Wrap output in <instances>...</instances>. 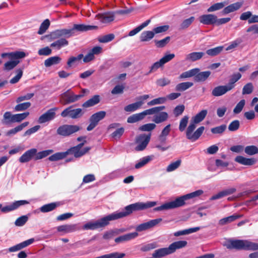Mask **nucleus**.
<instances>
[{
	"label": "nucleus",
	"instance_id": "obj_1",
	"mask_svg": "<svg viewBox=\"0 0 258 258\" xmlns=\"http://www.w3.org/2000/svg\"><path fill=\"white\" fill-rule=\"evenodd\" d=\"M157 205V202H148L147 203L138 202L126 206L124 211L114 212L95 222H89L83 226L85 230H95L107 226L109 221L117 220L126 217L131 214L134 211L143 210Z\"/></svg>",
	"mask_w": 258,
	"mask_h": 258
},
{
	"label": "nucleus",
	"instance_id": "obj_2",
	"mask_svg": "<svg viewBox=\"0 0 258 258\" xmlns=\"http://www.w3.org/2000/svg\"><path fill=\"white\" fill-rule=\"evenodd\" d=\"M207 113L208 111L206 109H204L197 113L193 117V121L190 122L185 132L186 137L188 140L191 142H195L201 136L205 130L204 126L199 127L194 133H193V132L196 129V124L203 120Z\"/></svg>",
	"mask_w": 258,
	"mask_h": 258
},
{
	"label": "nucleus",
	"instance_id": "obj_3",
	"mask_svg": "<svg viewBox=\"0 0 258 258\" xmlns=\"http://www.w3.org/2000/svg\"><path fill=\"white\" fill-rule=\"evenodd\" d=\"M87 142L86 141H84L76 146L73 147L67 150L65 152H57L48 157V160L50 161H56L61 160L66 158L69 154L74 155L75 158H79L84 155L91 149L89 147H86L83 150H81L83 146Z\"/></svg>",
	"mask_w": 258,
	"mask_h": 258
},
{
	"label": "nucleus",
	"instance_id": "obj_4",
	"mask_svg": "<svg viewBox=\"0 0 258 258\" xmlns=\"http://www.w3.org/2000/svg\"><path fill=\"white\" fill-rule=\"evenodd\" d=\"M203 191L201 189L197 190L177 198L174 201L166 203L160 206L155 207V211H160L174 209L182 207L185 205V201L187 200L197 197L203 194Z\"/></svg>",
	"mask_w": 258,
	"mask_h": 258
},
{
	"label": "nucleus",
	"instance_id": "obj_5",
	"mask_svg": "<svg viewBox=\"0 0 258 258\" xmlns=\"http://www.w3.org/2000/svg\"><path fill=\"white\" fill-rule=\"evenodd\" d=\"M226 247L229 249L256 250H258V243L247 240L228 239Z\"/></svg>",
	"mask_w": 258,
	"mask_h": 258
},
{
	"label": "nucleus",
	"instance_id": "obj_6",
	"mask_svg": "<svg viewBox=\"0 0 258 258\" xmlns=\"http://www.w3.org/2000/svg\"><path fill=\"white\" fill-rule=\"evenodd\" d=\"M81 92V94L76 95L71 89H69L60 95L59 102L62 105L74 103L83 98L85 96V93L89 92V90L87 89H82Z\"/></svg>",
	"mask_w": 258,
	"mask_h": 258
},
{
	"label": "nucleus",
	"instance_id": "obj_7",
	"mask_svg": "<svg viewBox=\"0 0 258 258\" xmlns=\"http://www.w3.org/2000/svg\"><path fill=\"white\" fill-rule=\"evenodd\" d=\"M165 108V106H160L145 110L142 112L134 114L127 119V122L133 123L143 120L147 115L158 113Z\"/></svg>",
	"mask_w": 258,
	"mask_h": 258
},
{
	"label": "nucleus",
	"instance_id": "obj_8",
	"mask_svg": "<svg viewBox=\"0 0 258 258\" xmlns=\"http://www.w3.org/2000/svg\"><path fill=\"white\" fill-rule=\"evenodd\" d=\"M81 129V127L77 125L63 124L57 128L56 133L60 136L68 137L79 131Z\"/></svg>",
	"mask_w": 258,
	"mask_h": 258
},
{
	"label": "nucleus",
	"instance_id": "obj_9",
	"mask_svg": "<svg viewBox=\"0 0 258 258\" xmlns=\"http://www.w3.org/2000/svg\"><path fill=\"white\" fill-rule=\"evenodd\" d=\"M84 113L82 108H73V106H70L64 109L60 113L62 117H69L72 119H77L82 117Z\"/></svg>",
	"mask_w": 258,
	"mask_h": 258
},
{
	"label": "nucleus",
	"instance_id": "obj_10",
	"mask_svg": "<svg viewBox=\"0 0 258 258\" xmlns=\"http://www.w3.org/2000/svg\"><path fill=\"white\" fill-rule=\"evenodd\" d=\"M105 111H100L92 114L89 118V124L87 127L88 131L93 130L98 124L99 122L106 116Z\"/></svg>",
	"mask_w": 258,
	"mask_h": 258
},
{
	"label": "nucleus",
	"instance_id": "obj_11",
	"mask_svg": "<svg viewBox=\"0 0 258 258\" xmlns=\"http://www.w3.org/2000/svg\"><path fill=\"white\" fill-rule=\"evenodd\" d=\"M151 134L148 135L141 134L136 138V142L138 145L136 147L135 150L137 151L144 150L149 144Z\"/></svg>",
	"mask_w": 258,
	"mask_h": 258
},
{
	"label": "nucleus",
	"instance_id": "obj_12",
	"mask_svg": "<svg viewBox=\"0 0 258 258\" xmlns=\"http://www.w3.org/2000/svg\"><path fill=\"white\" fill-rule=\"evenodd\" d=\"M149 98V95H144L137 98L138 101L125 106L124 110L126 112H134L140 108L144 104V101Z\"/></svg>",
	"mask_w": 258,
	"mask_h": 258
},
{
	"label": "nucleus",
	"instance_id": "obj_13",
	"mask_svg": "<svg viewBox=\"0 0 258 258\" xmlns=\"http://www.w3.org/2000/svg\"><path fill=\"white\" fill-rule=\"evenodd\" d=\"M57 109V107H53L48 109L39 117L38 122L40 124H43L53 120L55 117L56 111Z\"/></svg>",
	"mask_w": 258,
	"mask_h": 258
},
{
	"label": "nucleus",
	"instance_id": "obj_14",
	"mask_svg": "<svg viewBox=\"0 0 258 258\" xmlns=\"http://www.w3.org/2000/svg\"><path fill=\"white\" fill-rule=\"evenodd\" d=\"M162 221V218L151 220L149 221L139 225L137 226L136 230L138 232H141L149 229L158 225Z\"/></svg>",
	"mask_w": 258,
	"mask_h": 258
},
{
	"label": "nucleus",
	"instance_id": "obj_15",
	"mask_svg": "<svg viewBox=\"0 0 258 258\" xmlns=\"http://www.w3.org/2000/svg\"><path fill=\"white\" fill-rule=\"evenodd\" d=\"M29 204V202L27 200H20L15 201L10 205H8L2 207V204H1V208L0 210L2 212L6 213L18 209L19 207Z\"/></svg>",
	"mask_w": 258,
	"mask_h": 258
},
{
	"label": "nucleus",
	"instance_id": "obj_16",
	"mask_svg": "<svg viewBox=\"0 0 258 258\" xmlns=\"http://www.w3.org/2000/svg\"><path fill=\"white\" fill-rule=\"evenodd\" d=\"M217 16L214 14H204L199 17V22L206 25H214L216 24Z\"/></svg>",
	"mask_w": 258,
	"mask_h": 258
},
{
	"label": "nucleus",
	"instance_id": "obj_17",
	"mask_svg": "<svg viewBox=\"0 0 258 258\" xmlns=\"http://www.w3.org/2000/svg\"><path fill=\"white\" fill-rule=\"evenodd\" d=\"M73 29L75 35L77 32H84L92 30H96L98 26L94 25H85L84 24H75L73 26Z\"/></svg>",
	"mask_w": 258,
	"mask_h": 258
},
{
	"label": "nucleus",
	"instance_id": "obj_18",
	"mask_svg": "<svg viewBox=\"0 0 258 258\" xmlns=\"http://www.w3.org/2000/svg\"><path fill=\"white\" fill-rule=\"evenodd\" d=\"M37 150L35 148H32L26 151L19 159L21 163H26L30 161L32 159H34L35 155Z\"/></svg>",
	"mask_w": 258,
	"mask_h": 258
},
{
	"label": "nucleus",
	"instance_id": "obj_19",
	"mask_svg": "<svg viewBox=\"0 0 258 258\" xmlns=\"http://www.w3.org/2000/svg\"><path fill=\"white\" fill-rule=\"evenodd\" d=\"M114 12H106L98 14L96 17L102 23H107L112 22L114 19Z\"/></svg>",
	"mask_w": 258,
	"mask_h": 258
},
{
	"label": "nucleus",
	"instance_id": "obj_20",
	"mask_svg": "<svg viewBox=\"0 0 258 258\" xmlns=\"http://www.w3.org/2000/svg\"><path fill=\"white\" fill-rule=\"evenodd\" d=\"M242 2H238L230 4L226 7L224 8L222 11L221 13L222 15H226L230 13L237 11L242 7Z\"/></svg>",
	"mask_w": 258,
	"mask_h": 258
},
{
	"label": "nucleus",
	"instance_id": "obj_21",
	"mask_svg": "<svg viewBox=\"0 0 258 258\" xmlns=\"http://www.w3.org/2000/svg\"><path fill=\"white\" fill-rule=\"evenodd\" d=\"M172 254L169 246L157 249L152 253L153 258H162Z\"/></svg>",
	"mask_w": 258,
	"mask_h": 258
},
{
	"label": "nucleus",
	"instance_id": "obj_22",
	"mask_svg": "<svg viewBox=\"0 0 258 258\" xmlns=\"http://www.w3.org/2000/svg\"><path fill=\"white\" fill-rule=\"evenodd\" d=\"M34 241V238H30L26 241H24L21 243L16 244L13 246H12L9 248L10 252H15L21 250V249L27 247L30 245Z\"/></svg>",
	"mask_w": 258,
	"mask_h": 258
},
{
	"label": "nucleus",
	"instance_id": "obj_23",
	"mask_svg": "<svg viewBox=\"0 0 258 258\" xmlns=\"http://www.w3.org/2000/svg\"><path fill=\"white\" fill-rule=\"evenodd\" d=\"M235 161L243 165L250 166L256 163V159L254 158H247L242 156H238L235 158Z\"/></svg>",
	"mask_w": 258,
	"mask_h": 258
},
{
	"label": "nucleus",
	"instance_id": "obj_24",
	"mask_svg": "<svg viewBox=\"0 0 258 258\" xmlns=\"http://www.w3.org/2000/svg\"><path fill=\"white\" fill-rule=\"evenodd\" d=\"M229 91H230V89L227 85L218 86L213 89L212 91V95L215 97L220 96Z\"/></svg>",
	"mask_w": 258,
	"mask_h": 258
},
{
	"label": "nucleus",
	"instance_id": "obj_25",
	"mask_svg": "<svg viewBox=\"0 0 258 258\" xmlns=\"http://www.w3.org/2000/svg\"><path fill=\"white\" fill-rule=\"evenodd\" d=\"M187 245V242L186 241L179 240L173 242L170 244L169 246L172 254L174 253L176 250L185 247Z\"/></svg>",
	"mask_w": 258,
	"mask_h": 258
},
{
	"label": "nucleus",
	"instance_id": "obj_26",
	"mask_svg": "<svg viewBox=\"0 0 258 258\" xmlns=\"http://www.w3.org/2000/svg\"><path fill=\"white\" fill-rule=\"evenodd\" d=\"M138 233L136 232L127 233L121 236H120L114 239V241L117 243H121L124 241H129L137 237Z\"/></svg>",
	"mask_w": 258,
	"mask_h": 258
},
{
	"label": "nucleus",
	"instance_id": "obj_27",
	"mask_svg": "<svg viewBox=\"0 0 258 258\" xmlns=\"http://www.w3.org/2000/svg\"><path fill=\"white\" fill-rule=\"evenodd\" d=\"M241 217V215L234 214L220 219L218 222V224L220 226H224L235 221L237 219L240 218Z\"/></svg>",
	"mask_w": 258,
	"mask_h": 258
},
{
	"label": "nucleus",
	"instance_id": "obj_28",
	"mask_svg": "<svg viewBox=\"0 0 258 258\" xmlns=\"http://www.w3.org/2000/svg\"><path fill=\"white\" fill-rule=\"evenodd\" d=\"M100 101V96L98 95H95L93 96L91 98L84 102L82 104V107L84 108L92 107L99 103Z\"/></svg>",
	"mask_w": 258,
	"mask_h": 258
},
{
	"label": "nucleus",
	"instance_id": "obj_29",
	"mask_svg": "<svg viewBox=\"0 0 258 258\" xmlns=\"http://www.w3.org/2000/svg\"><path fill=\"white\" fill-rule=\"evenodd\" d=\"M68 45L69 41L66 38H61L51 43L50 47L54 48L57 50H59L61 48L68 46Z\"/></svg>",
	"mask_w": 258,
	"mask_h": 258
},
{
	"label": "nucleus",
	"instance_id": "obj_30",
	"mask_svg": "<svg viewBox=\"0 0 258 258\" xmlns=\"http://www.w3.org/2000/svg\"><path fill=\"white\" fill-rule=\"evenodd\" d=\"M205 55L204 52H193L186 55L185 60L187 61H196L201 59Z\"/></svg>",
	"mask_w": 258,
	"mask_h": 258
},
{
	"label": "nucleus",
	"instance_id": "obj_31",
	"mask_svg": "<svg viewBox=\"0 0 258 258\" xmlns=\"http://www.w3.org/2000/svg\"><path fill=\"white\" fill-rule=\"evenodd\" d=\"M8 56L10 58L13 59L22 58L25 57L26 53L23 51H15L10 53H4L2 54L3 57Z\"/></svg>",
	"mask_w": 258,
	"mask_h": 258
},
{
	"label": "nucleus",
	"instance_id": "obj_32",
	"mask_svg": "<svg viewBox=\"0 0 258 258\" xmlns=\"http://www.w3.org/2000/svg\"><path fill=\"white\" fill-rule=\"evenodd\" d=\"M59 202H54L45 204L40 208V211L43 213H47L54 210L56 207L59 206Z\"/></svg>",
	"mask_w": 258,
	"mask_h": 258
},
{
	"label": "nucleus",
	"instance_id": "obj_33",
	"mask_svg": "<svg viewBox=\"0 0 258 258\" xmlns=\"http://www.w3.org/2000/svg\"><path fill=\"white\" fill-rule=\"evenodd\" d=\"M211 75V72L205 71L199 73H197L196 75H195L194 80L196 82H204L206 81Z\"/></svg>",
	"mask_w": 258,
	"mask_h": 258
},
{
	"label": "nucleus",
	"instance_id": "obj_34",
	"mask_svg": "<svg viewBox=\"0 0 258 258\" xmlns=\"http://www.w3.org/2000/svg\"><path fill=\"white\" fill-rule=\"evenodd\" d=\"M155 36L153 31H145L143 32L140 36L141 42H147L150 41Z\"/></svg>",
	"mask_w": 258,
	"mask_h": 258
},
{
	"label": "nucleus",
	"instance_id": "obj_35",
	"mask_svg": "<svg viewBox=\"0 0 258 258\" xmlns=\"http://www.w3.org/2000/svg\"><path fill=\"white\" fill-rule=\"evenodd\" d=\"M241 74L240 73H234L231 76L229 83L227 85L230 90L235 87V83L241 78Z\"/></svg>",
	"mask_w": 258,
	"mask_h": 258
},
{
	"label": "nucleus",
	"instance_id": "obj_36",
	"mask_svg": "<svg viewBox=\"0 0 258 258\" xmlns=\"http://www.w3.org/2000/svg\"><path fill=\"white\" fill-rule=\"evenodd\" d=\"M14 114H12L10 111H6L3 115L2 123L4 125H9L14 122Z\"/></svg>",
	"mask_w": 258,
	"mask_h": 258
},
{
	"label": "nucleus",
	"instance_id": "obj_37",
	"mask_svg": "<svg viewBox=\"0 0 258 258\" xmlns=\"http://www.w3.org/2000/svg\"><path fill=\"white\" fill-rule=\"evenodd\" d=\"M61 60V58L58 56H51L44 61V66L46 67H50L52 65L58 64Z\"/></svg>",
	"mask_w": 258,
	"mask_h": 258
},
{
	"label": "nucleus",
	"instance_id": "obj_38",
	"mask_svg": "<svg viewBox=\"0 0 258 258\" xmlns=\"http://www.w3.org/2000/svg\"><path fill=\"white\" fill-rule=\"evenodd\" d=\"M76 225H62L57 227L58 232H62L64 233H70L76 230Z\"/></svg>",
	"mask_w": 258,
	"mask_h": 258
},
{
	"label": "nucleus",
	"instance_id": "obj_39",
	"mask_svg": "<svg viewBox=\"0 0 258 258\" xmlns=\"http://www.w3.org/2000/svg\"><path fill=\"white\" fill-rule=\"evenodd\" d=\"M195 17L191 16L189 18L183 20L179 25V30H183L187 29L195 21Z\"/></svg>",
	"mask_w": 258,
	"mask_h": 258
},
{
	"label": "nucleus",
	"instance_id": "obj_40",
	"mask_svg": "<svg viewBox=\"0 0 258 258\" xmlns=\"http://www.w3.org/2000/svg\"><path fill=\"white\" fill-rule=\"evenodd\" d=\"M200 229V227L190 228L189 229L176 231L173 233V235L175 237H178L181 235H187L192 233L196 232L199 231Z\"/></svg>",
	"mask_w": 258,
	"mask_h": 258
},
{
	"label": "nucleus",
	"instance_id": "obj_41",
	"mask_svg": "<svg viewBox=\"0 0 258 258\" xmlns=\"http://www.w3.org/2000/svg\"><path fill=\"white\" fill-rule=\"evenodd\" d=\"M168 118V114L166 112H161L154 116L153 121L156 123L158 124L167 120Z\"/></svg>",
	"mask_w": 258,
	"mask_h": 258
},
{
	"label": "nucleus",
	"instance_id": "obj_42",
	"mask_svg": "<svg viewBox=\"0 0 258 258\" xmlns=\"http://www.w3.org/2000/svg\"><path fill=\"white\" fill-rule=\"evenodd\" d=\"M29 124L28 121L24 122L20 125L16 126L15 127L12 128L8 131L7 133V136H11L13 135H15L17 134L18 132H19L23 130L24 128L28 126Z\"/></svg>",
	"mask_w": 258,
	"mask_h": 258
},
{
	"label": "nucleus",
	"instance_id": "obj_43",
	"mask_svg": "<svg viewBox=\"0 0 258 258\" xmlns=\"http://www.w3.org/2000/svg\"><path fill=\"white\" fill-rule=\"evenodd\" d=\"M171 131V124L165 126L162 130L159 136V140L161 143H165L166 141V137L169 134Z\"/></svg>",
	"mask_w": 258,
	"mask_h": 258
},
{
	"label": "nucleus",
	"instance_id": "obj_44",
	"mask_svg": "<svg viewBox=\"0 0 258 258\" xmlns=\"http://www.w3.org/2000/svg\"><path fill=\"white\" fill-rule=\"evenodd\" d=\"M223 46H219L207 50L206 53L209 56H215L220 54L223 50Z\"/></svg>",
	"mask_w": 258,
	"mask_h": 258
},
{
	"label": "nucleus",
	"instance_id": "obj_45",
	"mask_svg": "<svg viewBox=\"0 0 258 258\" xmlns=\"http://www.w3.org/2000/svg\"><path fill=\"white\" fill-rule=\"evenodd\" d=\"M194 85L192 82H186L178 84L175 87L177 91H184Z\"/></svg>",
	"mask_w": 258,
	"mask_h": 258
},
{
	"label": "nucleus",
	"instance_id": "obj_46",
	"mask_svg": "<svg viewBox=\"0 0 258 258\" xmlns=\"http://www.w3.org/2000/svg\"><path fill=\"white\" fill-rule=\"evenodd\" d=\"M199 72H200V69L199 68H195V69H191L189 71L182 73L179 76V78L183 79V78H190L191 77H195V75H196V74H197V73H199Z\"/></svg>",
	"mask_w": 258,
	"mask_h": 258
},
{
	"label": "nucleus",
	"instance_id": "obj_47",
	"mask_svg": "<svg viewBox=\"0 0 258 258\" xmlns=\"http://www.w3.org/2000/svg\"><path fill=\"white\" fill-rule=\"evenodd\" d=\"M18 104L16 105L14 108V110L15 111L19 112V111H23L27 110L31 106V103L29 102H26L24 103H18Z\"/></svg>",
	"mask_w": 258,
	"mask_h": 258
},
{
	"label": "nucleus",
	"instance_id": "obj_48",
	"mask_svg": "<svg viewBox=\"0 0 258 258\" xmlns=\"http://www.w3.org/2000/svg\"><path fill=\"white\" fill-rule=\"evenodd\" d=\"M53 150L51 149L44 150L42 151L39 152L38 153L37 152L34 157V160H38L39 159H43L49 155L50 154L53 153Z\"/></svg>",
	"mask_w": 258,
	"mask_h": 258
},
{
	"label": "nucleus",
	"instance_id": "obj_49",
	"mask_svg": "<svg viewBox=\"0 0 258 258\" xmlns=\"http://www.w3.org/2000/svg\"><path fill=\"white\" fill-rule=\"evenodd\" d=\"M50 21L48 19H45L40 25L38 31V34L42 35L44 33L50 26Z\"/></svg>",
	"mask_w": 258,
	"mask_h": 258
},
{
	"label": "nucleus",
	"instance_id": "obj_50",
	"mask_svg": "<svg viewBox=\"0 0 258 258\" xmlns=\"http://www.w3.org/2000/svg\"><path fill=\"white\" fill-rule=\"evenodd\" d=\"M61 38L63 37L65 38H70L73 36H75L73 27L71 29H59Z\"/></svg>",
	"mask_w": 258,
	"mask_h": 258
},
{
	"label": "nucleus",
	"instance_id": "obj_51",
	"mask_svg": "<svg viewBox=\"0 0 258 258\" xmlns=\"http://www.w3.org/2000/svg\"><path fill=\"white\" fill-rule=\"evenodd\" d=\"M245 153L249 156L258 153V148L254 145L247 146L244 148Z\"/></svg>",
	"mask_w": 258,
	"mask_h": 258
},
{
	"label": "nucleus",
	"instance_id": "obj_52",
	"mask_svg": "<svg viewBox=\"0 0 258 258\" xmlns=\"http://www.w3.org/2000/svg\"><path fill=\"white\" fill-rule=\"evenodd\" d=\"M83 58V54H80L77 56H71L70 57L67 61V68H71L74 63L77 61L80 60Z\"/></svg>",
	"mask_w": 258,
	"mask_h": 258
},
{
	"label": "nucleus",
	"instance_id": "obj_53",
	"mask_svg": "<svg viewBox=\"0 0 258 258\" xmlns=\"http://www.w3.org/2000/svg\"><path fill=\"white\" fill-rule=\"evenodd\" d=\"M170 37L167 36L164 39L160 40H155L154 41L155 45L158 48H162L165 46L170 41Z\"/></svg>",
	"mask_w": 258,
	"mask_h": 258
},
{
	"label": "nucleus",
	"instance_id": "obj_54",
	"mask_svg": "<svg viewBox=\"0 0 258 258\" xmlns=\"http://www.w3.org/2000/svg\"><path fill=\"white\" fill-rule=\"evenodd\" d=\"M225 3L224 2H220V3H217L211 6H210L208 9L207 11L208 12H212L216 11H218L219 10H221L225 7Z\"/></svg>",
	"mask_w": 258,
	"mask_h": 258
},
{
	"label": "nucleus",
	"instance_id": "obj_55",
	"mask_svg": "<svg viewBox=\"0 0 258 258\" xmlns=\"http://www.w3.org/2000/svg\"><path fill=\"white\" fill-rule=\"evenodd\" d=\"M19 62V60H18L7 61L4 64V69L6 71H10L16 67Z\"/></svg>",
	"mask_w": 258,
	"mask_h": 258
},
{
	"label": "nucleus",
	"instance_id": "obj_56",
	"mask_svg": "<svg viewBox=\"0 0 258 258\" xmlns=\"http://www.w3.org/2000/svg\"><path fill=\"white\" fill-rule=\"evenodd\" d=\"M156 125L155 123H149L142 125L139 127V130L143 132H150L154 130Z\"/></svg>",
	"mask_w": 258,
	"mask_h": 258
},
{
	"label": "nucleus",
	"instance_id": "obj_57",
	"mask_svg": "<svg viewBox=\"0 0 258 258\" xmlns=\"http://www.w3.org/2000/svg\"><path fill=\"white\" fill-rule=\"evenodd\" d=\"M29 115V112L14 114V122H20Z\"/></svg>",
	"mask_w": 258,
	"mask_h": 258
},
{
	"label": "nucleus",
	"instance_id": "obj_58",
	"mask_svg": "<svg viewBox=\"0 0 258 258\" xmlns=\"http://www.w3.org/2000/svg\"><path fill=\"white\" fill-rule=\"evenodd\" d=\"M46 37L50 41L59 38L60 39V38H61L59 29H57L50 32V34L46 36Z\"/></svg>",
	"mask_w": 258,
	"mask_h": 258
},
{
	"label": "nucleus",
	"instance_id": "obj_59",
	"mask_svg": "<svg viewBox=\"0 0 258 258\" xmlns=\"http://www.w3.org/2000/svg\"><path fill=\"white\" fill-rule=\"evenodd\" d=\"M164 66L162 62L160 59L154 63L150 67L149 71L147 73V75H149L152 73L156 72L158 69Z\"/></svg>",
	"mask_w": 258,
	"mask_h": 258
},
{
	"label": "nucleus",
	"instance_id": "obj_60",
	"mask_svg": "<svg viewBox=\"0 0 258 258\" xmlns=\"http://www.w3.org/2000/svg\"><path fill=\"white\" fill-rule=\"evenodd\" d=\"M181 163V160L179 159L177 161L171 163L167 167L166 170L168 172H171L177 168H178L180 165Z\"/></svg>",
	"mask_w": 258,
	"mask_h": 258
},
{
	"label": "nucleus",
	"instance_id": "obj_61",
	"mask_svg": "<svg viewBox=\"0 0 258 258\" xmlns=\"http://www.w3.org/2000/svg\"><path fill=\"white\" fill-rule=\"evenodd\" d=\"M189 117L187 115L184 116L179 122V130L183 132L185 130L188 121Z\"/></svg>",
	"mask_w": 258,
	"mask_h": 258
},
{
	"label": "nucleus",
	"instance_id": "obj_62",
	"mask_svg": "<svg viewBox=\"0 0 258 258\" xmlns=\"http://www.w3.org/2000/svg\"><path fill=\"white\" fill-rule=\"evenodd\" d=\"M240 127V122L238 120H234L230 123L228 128L230 132H235L237 131Z\"/></svg>",
	"mask_w": 258,
	"mask_h": 258
},
{
	"label": "nucleus",
	"instance_id": "obj_63",
	"mask_svg": "<svg viewBox=\"0 0 258 258\" xmlns=\"http://www.w3.org/2000/svg\"><path fill=\"white\" fill-rule=\"evenodd\" d=\"M226 124H222L212 128L211 131L214 134H221L226 130Z\"/></svg>",
	"mask_w": 258,
	"mask_h": 258
},
{
	"label": "nucleus",
	"instance_id": "obj_64",
	"mask_svg": "<svg viewBox=\"0 0 258 258\" xmlns=\"http://www.w3.org/2000/svg\"><path fill=\"white\" fill-rule=\"evenodd\" d=\"M253 90V86L251 83H248L245 84L242 89V94H250Z\"/></svg>",
	"mask_w": 258,
	"mask_h": 258
}]
</instances>
